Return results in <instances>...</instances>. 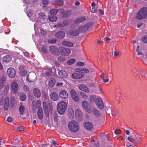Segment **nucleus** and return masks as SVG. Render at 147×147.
I'll return each mask as SVG.
<instances>
[{
	"instance_id": "nucleus-1",
	"label": "nucleus",
	"mask_w": 147,
	"mask_h": 147,
	"mask_svg": "<svg viewBox=\"0 0 147 147\" xmlns=\"http://www.w3.org/2000/svg\"><path fill=\"white\" fill-rule=\"evenodd\" d=\"M57 110L58 113L61 115H63L65 112L67 107V103L65 101L59 102L57 105Z\"/></svg>"
},
{
	"instance_id": "nucleus-2",
	"label": "nucleus",
	"mask_w": 147,
	"mask_h": 147,
	"mask_svg": "<svg viewBox=\"0 0 147 147\" xmlns=\"http://www.w3.org/2000/svg\"><path fill=\"white\" fill-rule=\"evenodd\" d=\"M147 17V8L144 7L138 12L136 16L137 18L139 20L143 19Z\"/></svg>"
},
{
	"instance_id": "nucleus-3",
	"label": "nucleus",
	"mask_w": 147,
	"mask_h": 147,
	"mask_svg": "<svg viewBox=\"0 0 147 147\" xmlns=\"http://www.w3.org/2000/svg\"><path fill=\"white\" fill-rule=\"evenodd\" d=\"M68 126L69 130L73 132H77L79 129V125L75 121H70L68 124Z\"/></svg>"
},
{
	"instance_id": "nucleus-4",
	"label": "nucleus",
	"mask_w": 147,
	"mask_h": 147,
	"mask_svg": "<svg viewBox=\"0 0 147 147\" xmlns=\"http://www.w3.org/2000/svg\"><path fill=\"white\" fill-rule=\"evenodd\" d=\"M70 95L72 98L76 102L79 101V97L76 91L74 89L71 90L70 92Z\"/></svg>"
},
{
	"instance_id": "nucleus-5",
	"label": "nucleus",
	"mask_w": 147,
	"mask_h": 147,
	"mask_svg": "<svg viewBox=\"0 0 147 147\" xmlns=\"http://www.w3.org/2000/svg\"><path fill=\"white\" fill-rule=\"evenodd\" d=\"M11 88L12 92L13 94H17L18 90V83L16 82H12L11 84Z\"/></svg>"
},
{
	"instance_id": "nucleus-6",
	"label": "nucleus",
	"mask_w": 147,
	"mask_h": 147,
	"mask_svg": "<svg viewBox=\"0 0 147 147\" xmlns=\"http://www.w3.org/2000/svg\"><path fill=\"white\" fill-rule=\"evenodd\" d=\"M27 15L30 18V19L33 21H35L36 20V14H34L33 11L31 9H28Z\"/></svg>"
},
{
	"instance_id": "nucleus-7",
	"label": "nucleus",
	"mask_w": 147,
	"mask_h": 147,
	"mask_svg": "<svg viewBox=\"0 0 147 147\" xmlns=\"http://www.w3.org/2000/svg\"><path fill=\"white\" fill-rule=\"evenodd\" d=\"M95 102L98 107L99 109H102L103 108V102L102 99L101 98H97L96 99Z\"/></svg>"
},
{
	"instance_id": "nucleus-8",
	"label": "nucleus",
	"mask_w": 147,
	"mask_h": 147,
	"mask_svg": "<svg viewBox=\"0 0 147 147\" xmlns=\"http://www.w3.org/2000/svg\"><path fill=\"white\" fill-rule=\"evenodd\" d=\"M7 73L9 77L11 78H13L16 76V71L12 68H9L7 70Z\"/></svg>"
},
{
	"instance_id": "nucleus-9",
	"label": "nucleus",
	"mask_w": 147,
	"mask_h": 147,
	"mask_svg": "<svg viewBox=\"0 0 147 147\" xmlns=\"http://www.w3.org/2000/svg\"><path fill=\"white\" fill-rule=\"evenodd\" d=\"M82 105L83 108L86 112L89 113H91L92 111L90 109L89 104L87 101H83L82 103Z\"/></svg>"
},
{
	"instance_id": "nucleus-10",
	"label": "nucleus",
	"mask_w": 147,
	"mask_h": 147,
	"mask_svg": "<svg viewBox=\"0 0 147 147\" xmlns=\"http://www.w3.org/2000/svg\"><path fill=\"white\" fill-rule=\"evenodd\" d=\"M61 53L62 55L65 56H68L71 53L70 49L65 47H61Z\"/></svg>"
},
{
	"instance_id": "nucleus-11",
	"label": "nucleus",
	"mask_w": 147,
	"mask_h": 147,
	"mask_svg": "<svg viewBox=\"0 0 147 147\" xmlns=\"http://www.w3.org/2000/svg\"><path fill=\"white\" fill-rule=\"evenodd\" d=\"M49 49L52 54L56 56L59 55V51L56 46L53 45L51 46L50 47Z\"/></svg>"
},
{
	"instance_id": "nucleus-12",
	"label": "nucleus",
	"mask_w": 147,
	"mask_h": 147,
	"mask_svg": "<svg viewBox=\"0 0 147 147\" xmlns=\"http://www.w3.org/2000/svg\"><path fill=\"white\" fill-rule=\"evenodd\" d=\"M59 96L61 98L66 99L68 97V94L66 91L63 90L60 92Z\"/></svg>"
},
{
	"instance_id": "nucleus-13",
	"label": "nucleus",
	"mask_w": 147,
	"mask_h": 147,
	"mask_svg": "<svg viewBox=\"0 0 147 147\" xmlns=\"http://www.w3.org/2000/svg\"><path fill=\"white\" fill-rule=\"evenodd\" d=\"M50 96L51 98L53 101H57L59 99L58 95L55 92H52L50 94Z\"/></svg>"
},
{
	"instance_id": "nucleus-14",
	"label": "nucleus",
	"mask_w": 147,
	"mask_h": 147,
	"mask_svg": "<svg viewBox=\"0 0 147 147\" xmlns=\"http://www.w3.org/2000/svg\"><path fill=\"white\" fill-rule=\"evenodd\" d=\"M84 128L87 129L91 130L93 128V126L91 123L86 122L84 123Z\"/></svg>"
},
{
	"instance_id": "nucleus-15",
	"label": "nucleus",
	"mask_w": 147,
	"mask_h": 147,
	"mask_svg": "<svg viewBox=\"0 0 147 147\" xmlns=\"http://www.w3.org/2000/svg\"><path fill=\"white\" fill-rule=\"evenodd\" d=\"M65 33L63 31H59L55 34V36L59 38H63L65 37Z\"/></svg>"
},
{
	"instance_id": "nucleus-16",
	"label": "nucleus",
	"mask_w": 147,
	"mask_h": 147,
	"mask_svg": "<svg viewBox=\"0 0 147 147\" xmlns=\"http://www.w3.org/2000/svg\"><path fill=\"white\" fill-rule=\"evenodd\" d=\"M58 73L59 75L63 78H66L68 77L67 74L64 71H59Z\"/></svg>"
},
{
	"instance_id": "nucleus-17",
	"label": "nucleus",
	"mask_w": 147,
	"mask_h": 147,
	"mask_svg": "<svg viewBox=\"0 0 147 147\" xmlns=\"http://www.w3.org/2000/svg\"><path fill=\"white\" fill-rule=\"evenodd\" d=\"M6 81V78L3 76L1 78L0 80V88L1 89L5 85V82Z\"/></svg>"
},
{
	"instance_id": "nucleus-18",
	"label": "nucleus",
	"mask_w": 147,
	"mask_h": 147,
	"mask_svg": "<svg viewBox=\"0 0 147 147\" xmlns=\"http://www.w3.org/2000/svg\"><path fill=\"white\" fill-rule=\"evenodd\" d=\"M72 76L74 79H79L82 78L83 76L78 73H75L72 74Z\"/></svg>"
},
{
	"instance_id": "nucleus-19",
	"label": "nucleus",
	"mask_w": 147,
	"mask_h": 147,
	"mask_svg": "<svg viewBox=\"0 0 147 147\" xmlns=\"http://www.w3.org/2000/svg\"><path fill=\"white\" fill-rule=\"evenodd\" d=\"M79 89L83 91H85L87 92H90V90H88V87L84 85H80L79 86Z\"/></svg>"
},
{
	"instance_id": "nucleus-20",
	"label": "nucleus",
	"mask_w": 147,
	"mask_h": 147,
	"mask_svg": "<svg viewBox=\"0 0 147 147\" xmlns=\"http://www.w3.org/2000/svg\"><path fill=\"white\" fill-rule=\"evenodd\" d=\"M55 83V80L53 78H51L49 80L48 85L50 88L53 87Z\"/></svg>"
},
{
	"instance_id": "nucleus-21",
	"label": "nucleus",
	"mask_w": 147,
	"mask_h": 147,
	"mask_svg": "<svg viewBox=\"0 0 147 147\" xmlns=\"http://www.w3.org/2000/svg\"><path fill=\"white\" fill-rule=\"evenodd\" d=\"M9 98L6 97L5 99V102L4 105V109L5 111H7L8 110L9 105Z\"/></svg>"
},
{
	"instance_id": "nucleus-22",
	"label": "nucleus",
	"mask_w": 147,
	"mask_h": 147,
	"mask_svg": "<svg viewBox=\"0 0 147 147\" xmlns=\"http://www.w3.org/2000/svg\"><path fill=\"white\" fill-rule=\"evenodd\" d=\"M37 115L39 118L40 119H42L43 117V110L42 108H40L37 112Z\"/></svg>"
},
{
	"instance_id": "nucleus-23",
	"label": "nucleus",
	"mask_w": 147,
	"mask_h": 147,
	"mask_svg": "<svg viewBox=\"0 0 147 147\" xmlns=\"http://www.w3.org/2000/svg\"><path fill=\"white\" fill-rule=\"evenodd\" d=\"M70 33L72 36H76L78 35L79 34V31L76 29H74L70 30Z\"/></svg>"
},
{
	"instance_id": "nucleus-24",
	"label": "nucleus",
	"mask_w": 147,
	"mask_h": 147,
	"mask_svg": "<svg viewBox=\"0 0 147 147\" xmlns=\"http://www.w3.org/2000/svg\"><path fill=\"white\" fill-rule=\"evenodd\" d=\"M11 60V57L9 55L5 56L3 57V61L5 62L8 63Z\"/></svg>"
},
{
	"instance_id": "nucleus-25",
	"label": "nucleus",
	"mask_w": 147,
	"mask_h": 147,
	"mask_svg": "<svg viewBox=\"0 0 147 147\" xmlns=\"http://www.w3.org/2000/svg\"><path fill=\"white\" fill-rule=\"evenodd\" d=\"M86 18L85 17H81L76 19L75 21V23H80L85 20Z\"/></svg>"
},
{
	"instance_id": "nucleus-26",
	"label": "nucleus",
	"mask_w": 147,
	"mask_h": 147,
	"mask_svg": "<svg viewBox=\"0 0 147 147\" xmlns=\"http://www.w3.org/2000/svg\"><path fill=\"white\" fill-rule=\"evenodd\" d=\"M62 44L64 46L69 47H72L74 45L71 42L65 41H63Z\"/></svg>"
},
{
	"instance_id": "nucleus-27",
	"label": "nucleus",
	"mask_w": 147,
	"mask_h": 147,
	"mask_svg": "<svg viewBox=\"0 0 147 147\" xmlns=\"http://www.w3.org/2000/svg\"><path fill=\"white\" fill-rule=\"evenodd\" d=\"M48 19L51 21L53 22L57 20V18L56 16L49 15Z\"/></svg>"
},
{
	"instance_id": "nucleus-28",
	"label": "nucleus",
	"mask_w": 147,
	"mask_h": 147,
	"mask_svg": "<svg viewBox=\"0 0 147 147\" xmlns=\"http://www.w3.org/2000/svg\"><path fill=\"white\" fill-rule=\"evenodd\" d=\"M91 111L94 115L98 117L100 116V113L96 109L94 108Z\"/></svg>"
},
{
	"instance_id": "nucleus-29",
	"label": "nucleus",
	"mask_w": 147,
	"mask_h": 147,
	"mask_svg": "<svg viewBox=\"0 0 147 147\" xmlns=\"http://www.w3.org/2000/svg\"><path fill=\"white\" fill-rule=\"evenodd\" d=\"M68 114L70 117L73 118L74 117V113L72 108H70L69 109Z\"/></svg>"
},
{
	"instance_id": "nucleus-30",
	"label": "nucleus",
	"mask_w": 147,
	"mask_h": 147,
	"mask_svg": "<svg viewBox=\"0 0 147 147\" xmlns=\"http://www.w3.org/2000/svg\"><path fill=\"white\" fill-rule=\"evenodd\" d=\"M38 16L39 18L43 20L47 19V17L45 13L43 12H41L38 14Z\"/></svg>"
},
{
	"instance_id": "nucleus-31",
	"label": "nucleus",
	"mask_w": 147,
	"mask_h": 147,
	"mask_svg": "<svg viewBox=\"0 0 147 147\" xmlns=\"http://www.w3.org/2000/svg\"><path fill=\"white\" fill-rule=\"evenodd\" d=\"M26 96L24 93H21L20 94V98L21 100L25 101L26 99Z\"/></svg>"
},
{
	"instance_id": "nucleus-32",
	"label": "nucleus",
	"mask_w": 147,
	"mask_h": 147,
	"mask_svg": "<svg viewBox=\"0 0 147 147\" xmlns=\"http://www.w3.org/2000/svg\"><path fill=\"white\" fill-rule=\"evenodd\" d=\"M58 12L57 9H51L49 15L56 16Z\"/></svg>"
},
{
	"instance_id": "nucleus-33",
	"label": "nucleus",
	"mask_w": 147,
	"mask_h": 147,
	"mask_svg": "<svg viewBox=\"0 0 147 147\" xmlns=\"http://www.w3.org/2000/svg\"><path fill=\"white\" fill-rule=\"evenodd\" d=\"M71 20L69 19H67L63 21V24L64 27L67 26L70 22Z\"/></svg>"
},
{
	"instance_id": "nucleus-34",
	"label": "nucleus",
	"mask_w": 147,
	"mask_h": 147,
	"mask_svg": "<svg viewBox=\"0 0 147 147\" xmlns=\"http://www.w3.org/2000/svg\"><path fill=\"white\" fill-rule=\"evenodd\" d=\"M57 41V39L54 38H49L47 39L48 42L51 44L55 43Z\"/></svg>"
},
{
	"instance_id": "nucleus-35",
	"label": "nucleus",
	"mask_w": 147,
	"mask_h": 147,
	"mask_svg": "<svg viewBox=\"0 0 147 147\" xmlns=\"http://www.w3.org/2000/svg\"><path fill=\"white\" fill-rule=\"evenodd\" d=\"M76 117H78V118L80 117L81 115V112L80 111L79 109H77L76 111L75 112Z\"/></svg>"
},
{
	"instance_id": "nucleus-36",
	"label": "nucleus",
	"mask_w": 147,
	"mask_h": 147,
	"mask_svg": "<svg viewBox=\"0 0 147 147\" xmlns=\"http://www.w3.org/2000/svg\"><path fill=\"white\" fill-rule=\"evenodd\" d=\"M76 61V59H71L68 61H67V64L69 65H71L74 64L75 62Z\"/></svg>"
},
{
	"instance_id": "nucleus-37",
	"label": "nucleus",
	"mask_w": 147,
	"mask_h": 147,
	"mask_svg": "<svg viewBox=\"0 0 147 147\" xmlns=\"http://www.w3.org/2000/svg\"><path fill=\"white\" fill-rule=\"evenodd\" d=\"M80 94L82 97L84 99L86 100L88 99V95H87L85 93L83 92H81L80 93Z\"/></svg>"
},
{
	"instance_id": "nucleus-38",
	"label": "nucleus",
	"mask_w": 147,
	"mask_h": 147,
	"mask_svg": "<svg viewBox=\"0 0 147 147\" xmlns=\"http://www.w3.org/2000/svg\"><path fill=\"white\" fill-rule=\"evenodd\" d=\"M63 27H64V26L62 23L57 24L54 26V27L56 28H59Z\"/></svg>"
},
{
	"instance_id": "nucleus-39",
	"label": "nucleus",
	"mask_w": 147,
	"mask_h": 147,
	"mask_svg": "<svg viewBox=\"0 0 147 147\" xmlns=\"http://www.w3.org/2000/svg\"><path fill=\"white\" fill-rule=\"evenodd\" d=\"M25 110V107L24 106L20 105L19 107V111L21 114L23 115V113L24 112Z\"/></svg>"
},
{
	"instance_id": "nucleus-40",
	"label": "nucleus",
	"mask_w": 147,
	"mask_h": 147,
	"mask_svg": "<svg viewBox=\"0 0 147 147\" xmlns=\"http://www.w3.org/2000/svg\"><path fill=\"white\" fill-rule=\"evenodd\" d=\"M70 15V12L69 11H67L65 12L63 16V17L65 18L69 17Z\"/></svg>"
},
{
	"instance_id": "nucleus-41",
	"label": "nucleus",
	"mask_w": 147,
	"mask_h": 147,
	"mask_svg": "<svg viewBox=\"0 0 147 147\" xmlns=\"http://www.w3.org/2000/svg\"><path fill=\"white\" fill-rule=\"evenodd\" d=\"M20 73L21 76H24L27 74V71L25 70L22 69L20 71Z\"/></svg>"
},
{
	"instance_id": "nucleus-42",
	"label": "nucleus",
	"mask_w": 147,
	"mask_h": 147,
	"mask_svg": "<svg viewBox=\"0 0 147 147\" xmlns=\"http://www.w3.org/2000/svg\"><path fill=\"white\" fill-rule=\"evenodd\" d=\"M42 104L44 110L48 109L47 105L45 102H43Z\"/></svg>"
},
{
	"instance_id": "nucleus-43",
	"label": "nucleus",
	"mask_w": 147,
	"mask_h": 147,
	"mask_svg": "<svg viewBox=\"0 0 147 147\" xmlns=\"http://www.w3.org/2000/svg\"><path fill=\"white\" fill-rule=\"evenodd\" d=\"M90 100L91 102H93L95 99V96L94 95H90Z\"/></svg>"
},
{
	"instance_id": "nucleus-44",
	"label": "nucleus",
	"mask_w": 147,
	"mask_h": 147,
	"mask_svg": "<svg viewBox=\"0 0 147 147\" xmlns=\"http://www.w3.org/2000/svg\"><path fill=\"white\" fill-rule=\"evenodd\" d=\"M31 76L30 74L27 75L26 77V79L28 81L30 82H33V80H30Z\"/></svg>"
},
{
	"instance_id": "nucleus-45",
	"label": "nucleus",
	"mask_w": 147,
	"mask_h": 147,
	"mask_svg": "<svg viewBox=\"0 0 147 147\" xmlns=\"http://www.w3.org/2000/svg\"><path fill=\"white\" fill-rule=\"evenodd\" d=\"M24 90L26 92H28L29 90V88L28 86L24 85L23 87Z\"/></svg>"
},
{
	"instance_id": "nucleus-46",
	"label": "nucleus",
	"mask_w": 147,
	"mask_h": 147,
	"mask_svg": "<svg viewBox=\"0 0 147 147\" xmlns=\"http://www.w3.org/2000/svg\"><path fill=\"white\" fill-rule=\"evenodd\" d=\"M9 90V86L8 85H6L4 89V92L7 93Z\"/></svg>"
},
{
	"instance_id": "nucleus-47",
	"label": "nucleus",
	"mask_w": 147,
	"mask_h": 147,
	"mask_svg": "<svg viewBox=\"0 0 147 147\" xmlns=\"http://www.w3.org/2000/svg\"><path fill=\"white\" fill-rule=\"evenodd\" d=\"M81 71L83 73L85 74L88 73L89 72V70L86 69L82 68L81 69Z\"/></svg>"
},
{
	"instance_id": "nucleus-48",
	"label": "nucleus",
	"mask_w": 147,
	"mask_h": 147,
	"mask_svg": "<svg viewBox=\"0 0 147 147\" xmlns=\"http://www.w3.org/2000/svg\"><path fill=\"white\" fill-rule=\"evenodd\" d=\"M57 4L59 5H62L63 4V2L62 0H57Z\"/></svg>"
},
{
	"instance_id": "nucleus-49",
	"label": "nucleus",
	"mask_w": 147,
	"mask_h": 147,
	"mask_svg": "<svg viewBox=\"0 0 147 147\" xmlns=\"http://www.w3.org/2000/svg\"><path fill=\"white\" fill-rule=\"evenodd\" d=\"M58 60L60 62H63L65 60V58L62 57H59L58 58Z\"/></svg>"
},
{
	"instance_id": "nucleus-50",
	"label": "nucleus",
	"mask_w": 147,
	"mask_h": 147,
	"mask_svg": "<svg viewBox=\"0 0 147 147\" xmlns=\"http://www.w3.org/2000/svg\"><path fill=\"white\" fill-rule=\"evenodd\" d=\"M142 42L144 43H147V35L145 36L142 39Z\"/></svg>"
},
{
	"instance_id": "nucleus-51",
	"label": "nucleus",
	"mask_w": 147,
	"mask_h": 147,
	"mask_svg": "<svg viewBox=\"0 0 147 147\" xmlns=\"http://www.w3.org/2000/svg\"><path fill=\"white\" fill-rule=\"evenodd\" d=\"M25 129V127L24 126H21L18 127L17 129L20 131H23Z\"/></svg>"
},
{
	"instance_id": "nucleus-52",
	"label": "nucleus",
	"mask_w": 147,
	"mask_h": 147,
	"mask_svg": "<svg viewBox=\"0 0 147 147\" xmlns=\"http://www.w3.org/2000/svg\"><path fill=\"white\" fill-rule=\"evenodd\" d=\"M57 11L58 12L61 13L62 15L65 12L64 9H57Z\"/></svg>"
},
{
	"instance_id": "nucleus-53",
	"label": "nucleus",
	"mask_w": 147,
	"mask_h": 147,
	"mask_svg": "<svg viewBox=\"0 0 147 147\" xmlns=\"http://www.w3.org/2000/svg\"><path fill=\"white\" fill-rule=\"evenodd\" d=\"M85 28L84 26H81L80 27L78 28V30L79 32H83L84 31V28Z\"/></svg>"
},
{
	"instance_id": "nucleus-54",
	"label": "nucleus",
	"mask_w": 147,
	"mask_h": 147,
	"mask_svg": "<svg viewBox=\"0 0 147 147\" xmlns=\"http://www.w3.org/2000/svg\"><path fill=\"white\" fill-rule=\"evenodd\" d=\"M44 111L45 113V115L47 117H48L49 116V113L48 111V109L44 110Z\"/></svg>"
},
{
	"instance_id": "nucleus-55",
	"label": "nucleus",
	"mask_w": 147,
	"mask_h": 147,
	"mask_svg": "<svg viewBox=\"0 0 147 147\" xmlns=\"http://www.w3.org/2000/svg\"><path fill=\"white\" fill-rule=\"evenodd\" d=\"M45 74L47 77H49L51 75V72L49 71H47L45 72Z\"/></svg>"
},
{
	"instance_id": "nucleus-56",
	"label": "nucleus",
	"mask_w": 147,
	"mask_h": 147,
	"mask_svg": "<svg viewBox=\"0 0 147 147\" xmlns=\"http://www.w3.org/2000/svg\"><path fill=\"white\" fill-rule=\"evenodd\" d=\"M42 3L44 5H47L48 4L49 0H42Z\"/></svg>"
},
{
	"instance_id": "nucleus-57",
	"label": "nucleus",
	"mask_w": 147,
	"mask_h": 147,
	"mask_svg": "<svg viewBox=\"0 0 147 147\" xmlns=\"http://www.w3.org/2000/svg\"><path fill=\"white\" fill-rule=\"evenodd\" d=\"M84 65V63L82 62H78L77 64V65L79 66H82Z\"/></svg>"
},
{
	"instance_id": "nucleus-58",
	"label": "nucleus",
	"mask_w": 147,
	"mask_h": 147,
	"mask_svg": "<svg viewBox=\"0 0 147 147\" xmlns=\"http://www.w3.org/2000/svg\"><path fill=\"white\" fill-rule=\"evenodd\" d=\"M7 121L8 122H11L12 121V119L11 117H8L7 118Z\"/></svg>"
},
{
	"instance_id": "nucleus-59",
	"label": "nucleus",
	"mask_w": 147,
	"mask_h": 147,
	"mask_svg": "<svg viewBox=\"0 0 147 147\" xmlns=\"http://www.w3.org/2000/svg\"><path fill=\"white\" fill-rule=\"evenodd\" d=\"M33 93L35 97H37V88H35L34 89Z\"/></svg>"
},
{
	"instance_id": "nucleus-60",
	"label": "nucleus",
	"mask_w": 147,
	"mask_h": 147,
	"mask_svg": "<svg viewBox=\"0 0 147 147\" xmlns=\"http://www.w3.org/2000/svg\"><path fill=\"white\" fill-rule=\"evenodd\" d=\"M40 33L42 34L43 35H45L47 34V32L43 30H40Z\"/></svg>"
},
{
	"instance_id": "nucleus-61",
	"label": "nucleus",
	"mask_w": 147,
	"mask_h": 147,
	"mask_svg": "<svg viewBox=\"0 0 147 147\" xmlns=\"http://www.w3.org/2000/svg\"><path fill=\"white\" fill-rule=\"evenodd\" d=\"M120 130L119 129H116L115 130V133L116 134H119Z\"/></svg>"
},
{
	"instance_id": "nucleus-62",
	"label": "nucleus",
	"mask_w": 147,
	"mask_h": 147,
	"mask_svg": "<svg viewBox=\"0 0 147 147\" xmlns=\"http://www.w3.org/2000/svg\"><path fill=\"white\" fill-rule=\"evenodd\" d=\"M52 144L51 145L52 147H55V145L56 144L55 141V140H52Z\"/></svg>"
},
{
	"instance_id": "nucleus-63",
	"label": "nucleus",
	"mask_w": 147,
	"mask_h": 147,
	"mask_svg": "<svg viewBox=\"0 0 147 147\" xmlns=\"http://www.w3.org/2000/svg\"><path fill=\"white\" fill-rule=\"evenodd\" d=\"M41 96V94L40 90L37 89V98L40 97Z\"/></svg>"
},
{
	"instance_id": "nucleus-64",
	"label": "nucleus",
	"mask_w": 147,
	"mask_h": 147,
	"mask_svg": "<svg viewBox=\"0 0 147 147\" xmlns=\"http://www.w3.org/2000/svg\"><path fill=\"white\" fill-rule=\"evenodd\" d=\"M134 141L136 143L138 144H139L140 143L139 140L138 138H135L134 139Z\"/></svg>"
}]
</instances>
